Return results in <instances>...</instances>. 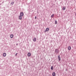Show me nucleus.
<instances>
[{"mask_svg":"<svg viewBox=\"0 0 76 76\" xmlns=\"http://www.w3.org/2000/svg\"><path fill=\"white\" fill-rule=\"evenodd\" d=\"M55 53L56 54H58L59 53V50L58 49H56L55 50Z\"/></svg>","mask_w":76,"mask_h":76,"instance_id":"obj_1","label":"nucleus"},{"mask_svg":"<svg viewBox=\"0 0 76 76\" xmlns=\"http://www.w3.org/2000/svg\"><path fill=\"white\" fill-rule=\"evenodd\" d=\"M50 30V29L49 28H46V30L44 31V32H47V31H48Z\"/></svg>","mask_w":76,"mask_h":76,"instance_id":"obj_2","label":"nucleus"},{"mask_svg":"<svg viewBox=\"0 0 76 76\" xmlns=\"http://www.w3.org/2000/svg\"><path fill=\"white\" fill-rule=\"evenodd\" d=\"M23 12H20V16H23Z\"/></svg>","mask_w":76,"mask_h":76,"instance_id":"obj_3","label":"nucleus"},{"mask_svg":"<svg viewBox=\"0 0 76 76\" xmlns=\"http://www.w3.org/2000/svg\"><path fill=\"white\" fill-rule=\"evenodd\" d=\"M33 41L34 42H35L37 41V38L36 37L34 38L33 39Z\"/></svg>","mask_w":76,"mask_h":76,"instance_id":"obj_4","label":"nucleus"},{"mask_svg":"<svg viewBox=\"0 0 76 76\" xmlns=\"http://www.w3.org/2000/svg\"><path fill=\"white\" fill-rule=\"evenodd\" d=\"M31 55V53H28L27 54L28 57H30Z\"/></svg>","mask_w":76,"mask_h":76,"instance_id":"obj_5","label":"nucleus"},{"mask_svg":"<svg viewBox=\"0 0 76 76\" xmlns=\"http://www.w3.org/2000/svg\"><path fill=\"white\" fill-rule=\"evenodd\" d=\"M3 56L4 57H6V53H3Z\"/></svg>","mask_w":76,"mask_h":76,"instance_id":"obj_6","label":"nucleus"},{"mask_svg":"<svg viewBox=\"0 0 76 76\" xmlns=\"http://www.w3.org/2000/svg\"><path fill=\"white\" fill-rule=\"evenodd\" d=\"M58 59L59 60V61H60V60H61V58L60 57V55H58Z\"/></svg>","mask_w":76,"mask_h":76,"instance_id":"obj_7","label":"nucleus"},{"mask_svg":"<svg viewBox=\"0 0 76 76\" xmlns=\"http://www.w3.org/2000/svg\"><path fill=\"white\" fill-rule=\"evenodd\" d=\"M53 76H56V73L55 72H53L52 74Z\"/></svg>","mask_w":76,"mask_h":76,"instance_id":"obj_8","label":"nucleus"},{"mask_svg":"<svg viewBox=\"0 0 76 76\" xmlns=\"http://www.w3.org/2000/svg\"><path fill=\"white\" fill-rule=\"evenodd\" d=\"M68 49L69 50H71V47H70V46H69Z\"/></svg>","mask_w":76,"mask_h":76,"instance_id":"obj_9","label":"nucleus"},{"mask_svg":"<svg viewBox=\"0 0 76 76\" xmlns=\"http://www.w3.org/2000/svg\"><path fill=\"white\" fill-rule=\"evenodd\" d=\"M13 37H14L13 35L11 34L10 35V37L11 38H13Z\"/></svg>","mask_w":76,"mask_h":76,"instance_id":"obj_10","label":"nucleus"},{"mask_svg":"<svg viewBox=\"0 0 76 76\" xmlns=\"http://www.w3.org/2000/svg\"><path fill=\"white\" fill-rule=\"evenodd\" d=\"M62 10H66V7H63L62 8Z\"/></svg>","mask_w":76,"mask_h":76,"instance_id":"obj_11","label":"nucleus"},{"mask_svg":"<svg viewBox=\"0 0 76 76\" xmlns=\"http://www.w3.org/2000/svg\"><path fill=\"white\" fill-rule=\"evenodd\" d=\"M51 69L53 70L54 69V68H53V66H52L51 67Z\"/></svg>","mask_w":76,"mask_h":76,"instance_id":"obj_12","label":"nucleus"},{"mask_svg":"<svg viewBox=\"0 0 76 76\" xmlns=\"http://www.w3.org/2000/svg\"><path fill=\"white\" fill-rule=\"evenodd\" d=\"M22 16H21L20 15L19 16V19H20V20H21V19H22Z\"/></svg>","mask_w":76,"mask_h":76,"instance_id":"obj_13","label":"nucleus"},{"mask_svg":"<svg viewBox=\"0 0 76 76\" xmlns=\"http://www.w3.org/2000/svg\"><path fill=\"white\" fill-rule=\"evenodd\" d=\"M14 4V2H12L11 3V5H13V4Z\"/></svg>","mask_w":76,"mask_h":76,"instance_id":"obj_14","label":"nucleus"},{"mask_svg":"<svg viewBox=\"0 0 76 76\" xmlns=\"http://www.w3.org/2000/svg\"><path fill=\"white\" fill-rule=\"evenodd\" d=\"M55 24H57V20H55Z\"/></svg>","mask_w":76,"mask_h":76,"instance_id":"obj_15","label":"nucleus"},{"mask_svg":"<svg viewBox=\"0 0 76 76\" xmlns=\"http://www.w3.org/2000/svg\"><path fill=\"white\" fill-rule=\"evenodd\" d=\"M54 14H53L51 16V18H53L54 17Z\"/></svg>","mask_w":76,"mask_h":76,"instance_id":"obj_16","label":"nucleus"},{"mask_svg":"<svg viewBox=\"0 0 76 76\" xmlns=\"http://www.w3.org/2000/svg\"><path fill=\"white\" fill-rule=\"evenodd\" d=\"M17 55H18V53H16L15 54V56H17Z\"/></svg>","mask_w":76,"mask_h":76,"instance_id":"obj_17","label":"nucleus"},{"mask_svg":"<svg viewBox=\"0 0 76 76\" xmlns=\"http://www.w3.org/2000/svg\"><path fill=\"white\" fill-rule=\"evenodd\" d=\"M35 19H37V16H35Z\"/></svg>","mask_w":76,"mask_h":76,"instance_id":"obj_18","label":"nucleus"},{"mask_svg":"<svg viewBox=\"0 0 76 76\" xmlns=\"http://www.w3.org/2000/svg\"><path fill=\"white\" fill-rule=\"evenodd\" d=\"M37 13H39L38 11H37Z\"/></svg>","mask_w":76,"mask_h":76,"instance_id":"obj_19","label":"nucleus"}]
</instances>
